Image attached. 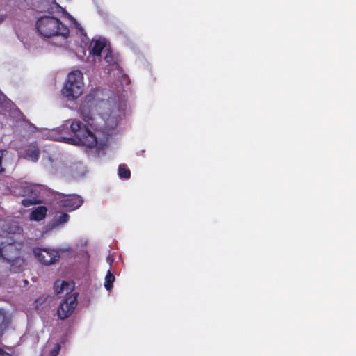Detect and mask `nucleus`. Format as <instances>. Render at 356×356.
<instances>
[{
  "mask_svg": "<svg viewBox=\"0 0 356 356\" xmlns=\"http://www.w3.org/2000/svg\"><path fill=\"white\" fill-rule=\"evenodd\" d=\"M9 323V318L6 316L4 310L0 309V338L2 337L3 332L8 328Z\"/></svg>",
  "mask_w": 356,
  "mask_h": 356,
  "instance_id": "f8f14e48",
  "label": "nucleus"
},
{
  "mask_svg": "<svg viewBox=\"0 0 356 356\" xmlns=\"http://www.w3.org/2000/svg\"><path fill=\"white\" fill-rule=\"evenodd\" d=\"M70 132L73 134L75 138L60 136L57 140L66 143L75 141L80 145L90 148L95 147L97 145V138L96 136L88 127L83 125L80 121L74 120L71 122Z\"/></svg>",
  "mask_w": 356,
  "mask_h": 356,
  "instance_id": "f03ea898",
  "label": "nucleus"
},
{
  "mask_svg": "<svg viewBox=\"0 0 356 356\" xmlns=\"http://www.w3.org/2000/svg\"><path fill=\"white\" fill-rule=\"evenodd\" d=\"M74 283H70L66 281L56 280L54 283V291L56 294H60L65 291H66L67 296H70V293L74 289Z\"/></svg>",
  "mask_w": 356,
  "mask_h": 356,
  "instance_id": "6e6552de",
  "label": "nucleus"
},
{
  "mask_svg": "<svg viewBox=\"0 0 356 356\" xmlns=\"http://www.w3.org/2000/svg\"><path fill=\"white\" fill-rule=\"evenodd\" d=\"M34 254L38 261L46 266L54 264L56 261H58L60 258L58 252L55 250L40 248L34 250Z\"/></svg>",
  "mask_w": 356,
  "mask_h": 356,
  "instance_id": "0eeeda50",
  "label": "nucleus"
},
{
  "mask_svg": "<svg viewBox=\"0 0 356 356\" xmlns=\"http://www.w3.org/2000/svg\"><path fill=\"white\" fill-rule=\"evenodd\" d=\"M40 149L37 146L31 145L24 152V158L36 162L40 157Z\"/></svg>",
  "mask_w": 356,
  "mask_h": 356,
  "instance_id": "9b49d317",
  "label": "nucleus"
},
{
  "mask_svg": "<svg viewBox=\"0 0 356 356\" xmlns=\"http://www.w3.org/2000/svg\"><path fill=\"white\" fill-rule=\"evenodd\" d=\"M36 202H33L31 199H24L22 201V204L24 206V207H29L31 204H35Z\"/></svg>",
  "mask_w": 356,
  "mask_h": 356,
  "instance_id": "6ab92c4d",
  "label": "nucleus"
},
{
  "mask_svg": "<svg viewBox=\"0 0 356 356\" xmlns=\"http://www.w3.org/2000/svg\"><path fill=\"white\" fill-rule=\"evenodd\" d=\"M105 60L107 62V63H110V60H109V57L108 55H106L104 58Z\"/></svg>",
  "mask_w": 356,
  "mask_h": 356,
  "instance_id": "b1692460",
  "label": "nucleus"
},
{
  "mask_svg": "<svg viewBox=\"0 0 356 356\" xmlns=\"http://www.w3.org/2000/svg\"><path fill=\"white\" fill-rule=\"evenodd\" d=\"M115 281V276L110 271L108 270L106 277H105V282H104V286L106 290L111 291V289L113 286V282Z\"/></svg>",
  "mask_w": 356,
  "mask_h": 356,
  "instance_id": "ddd939ff",
  "label": "nucleus"
},
{
  "mask_svg": "<svg viewBox=\"0 0 356 356\" xmlns=\"http://www.w3.org/2000/svg\"><path fill=\"white\" fill-rule=\"evenodd\" d=\"M83 203V198L76 194L63 195L58 200V206L68 211L79 209Z\"/></svg>",
  "mask_w": 356,
  "mask_h": 356,
  "instance_id": "423d86ee",
  "label": "nucleus"
},
{
  "mask_svg": "<svg viewBox=\"0 0 356 356\" xmlns=\"http://www.w3.org/2000/svg\"><path fill=\"white\" fill-rule=\"evenodd\" d=\"M83 76L79 70L72 71L68 74L66 82L62 89V94L68 100L77 99L83 91Z\"/></svg>",
  "mask_w": 356,
  "mask_h": 356,
  "instance_id": "7ed1b4c3",
  "label": "nucleus"
},
{
  "mask_svg": "<svg viewBox=\"0 0 356 356\" xmlns=\"http://www.w3.org/2000/svg\"><path fill=\"white\" fill-rule=\"evenodd\" d=\"M0 356H11L8 353L0 348Z\"/></svg>",
  "mask_w": 356,
  "mask_h": 356,
  "instance_id": "412c9836",
  "label": "nucleus"
},
{
  "mask_svg": "<svg viewBox=\"0 0 356 356\" xmlns=\"http://www.w3.org/2000/svg\"><path fill=\"white\" fill-rule=\"evenodd\" d=\"M47 209L44 206H39L31 211L30 219L35 221H40L47 216Z\"/></svg>",
  "mask_w": 356,
  "mask_h": 356,
  "instance_id": "9d476101",
  "label": "nucleus"
},
{
  "mask_svg": "<svg viewBox=\"0 0 356 356\" xmlns=\"http://www.w3.org/2000/svg\"><path fill=\"white\" fill-rule=\"evenodd\" d=\"M4 151L0 150V172H4L5 169L3 165V156Z\"/></svg>",
  "mask_w": 356,
  "mask_h": 356,
  "instance_id": "a211bd4d",
  "label": "nucleus"
},
{
  "mask_svg": "<svg viewBox=\"0 0 356 356\" xmlns=\"http://www.w3.org/2000/svg\"><path fill=\"white\" fill-rule=\"evenodd\" d=\"M59 130L60 131V134L67 133L68 131V127L63 126L62 127L59 128Z\"/></svg>",
  "mask_w": 356,
  "mask_h": 356,
  "instance_id": "4be33fe9",
  "label": "nucleus"
},
{
  "mask_svg": "<svg viewBox=\"0 0 356 356\" xmlns=\"http://www.w3.org/2000/svg\"><path fill=\"white\" fill-rule=\"evenodd\" d=\"M35 27L38 33L44 38L61 37L66 40L70 35L69 29L62 22L53 16H42L38 19Z\"/></svg>",
  "mask_w": 356,
  "mask_h": 356,
  "instance_id": "f257e3e1",
  "label": "nucleus"
},
{
  "mask_svg": "<svg viewBox=\"0 0 356 356\" xmlns=\"http://www.w3.org/2000/svg\"><path fill=\"white\" fill-rule=\"evenodd\" d=\"M8 252L14 253L15 255L18 254V250L13 244H9L4 248V251L0 247V257H6Z\"/></svg>",
  "mask_w": 356,
  "mask_h": 356,
  "instance_id": "4468645a",
  "label": "nucleus"
},
{
  "mask_svg": "<svg viewBox=\"0 0 356 356\" xmlns=\"http://www.w3.org/2000/svg\"><path fill=\"white\" fill-rule=\"evenodd\" d=\"M105 44L102 42L100 40H96L94 43V45L92 48L91 53L94 56H99L101 55L103 49L104 48Z\"/></svg>",
  "mask_w": 356,
  "mask_h": 356,
  "instance_id": "2eb2a0df",
  "label": "nucleus"
},
{
  "mask_svg": "<svg viewBox=\"0 0 356 356\" xmlns=\"http://www.w3.org/2000/svg\"><path fill=\"white\" fill-rule=\"evenodd\" d=\"M60 350V345L57 344L54 349L51 352V356H56Z\"/></svg>",
  "mask_w": 356,
  "mask_h": 356,
  "instance_id": "aec40b11",
  "label": "nucleus"
},
{
  "mask_svg": "<svg viewBox=\"0 0 356 356\" xmlns=\"http://www.w3.org/2000/svg\"><path fill=\"white\" fill-rule=\"evenodd\" d=\"M77 305V294L73 293L66 296L63 300L57 311L58 318L63 320L69 317Z\"/></svg>",
  "mask_w": 356,
  "mask_h": 356,
  "instance_id": "39448f33",
  "label": "nucleus"
},
{
  "mask_svg": "<svg viewBox=\"0 0 356 356\" xmlns=\"http://www.w3.org/2000/svg\"><path fill=\"white\" fill-rule=\"evenodd\" d=\"M70 219V216L67 213L62 212L57 217L56 222L57 224H64Z\"/></svg>",
  "mask_w": 356,
  "mask_h": 356,
  "instance_id": "f3484780",
  "label": "nucleus"
},
{
  "mask_svg": "<svg viewBox=\"0 0 356 356\" xmlns=\"http://www.w3.org/2000/svg\"><path fill=\"white\" fill-rule=\"evenodd\" d=\"M95 104V95L92 94L87 95L80 104L79 111L81 116L84 122L92 126L94 118L92 113V108Z\"/></svg>",
  "mask_w": 356,
  "mask_h": 356,
  "instance_id": "20e7f679",
  "label": "nucleus"
},
{
  "mask_svg": "<svg viewBox=\"0 0 356 356\" xmlns=\"http://www.w3.org/2000/svg\"><path fill=\"white\" fill-rule=\"evenodd\" d=\"M17 256V254L15 255L13 254V257H10L8 254L6 257H3V259L10 263V271L13 273H20L23 270L24 261L19 258L11 259Z\"/></svg>",
  "mask_w": 356,
  "mask_h": 356,
  "instance_id": "1a4fd4ad",
  "label": "nucleus"
},
{
  "mask_svg": "<svg viewBox=\"0 0 356 356\" xmlns=\"http://www.w3.org/2000/svg\"><path fill=\"white\" fill-rule=\"evenodd\" d=\"M3 100V95L1 93V92L0 91V104L2 103Z\"/></svg>",
  "mask_w": 356,
  "mask_h": 356,
  "instance_id": "5701e85b",
  "label": "nucleus"
},
{
  "mask_svg": "<svg viewBox=\"0 0 356 356\" xmlns=\"http://www.w3.org/2000/svg\"><path fill=\"white\" fill-rule=\"evenodd\" d=\"M118 175L122 179H129L131 177V171L124 164H121L118 167Z\"/></svg>",
  "mask_w": 356,
  "mask_h": 356,
  "instance_id": "dca6fc26",
  "label": "nucleus"
}]
</instances>
